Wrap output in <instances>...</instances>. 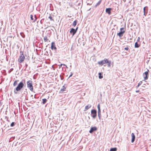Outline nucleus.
I'll use <instances>...</instances> for the list:
<instances>
[{"mask_svg":"<svg viewBox=\"0 0 151 151\" xmlns=\"http://www.w3.org/2000/svg\"><path fill=\"white\" fill-rule=\"evenodd\" d=\"M99 79H101L103 78V76H102V73H99Z\"/></svg>","mask_w":151,"mask_h":151,"instance_id":"obj_17","label":"nucleus"},{"mask_svg":"<svg viewBox=\"0 0 151 151\" xmlns=\"http://www.w3.org/2000/svg\"><path fill=\"white\" fill-rule=\"evenodd\" d=\"M97 130V128L95 127H91L89 132L90 133H92L93 132Z\"/></svg>","mask_w":151,"mask_h":151,"instance_id":"obj_10","label":"nucleus"},{"mask_svg":"<svg viewBox=\"0 0 151 151\" xmlns=\"http://www.w3.org/2000/svg\"><path fill=\"white\" fill-rule=\"evenodd\" d=\"M66 87H65L64 86H63L59 91V93H63L64 91H66Z\"/></svg>","mask_w":151,"mask_h":151,"instance_id":"obj_9","label":"nucleus"},{"mask_svg":"<svg viewBox=\"0 0 151 151\" xmlns=\"http://www.w3.org/2000/svg\"><path fill=\"white\" fill-rule=\"evenodd\" d=\"M142 83V81H140L139 82V83L138 84V85L137 86V87H138L140 85H141Z\"/></svg>","mask_w":151,"mask_h":151,"instance_id":"obj_26","label":"nucleus"},{"mask_svg":"<svg viewBox=\"0 0 151 151\" xmlns=\"http://www.w3.org/2000/svg\"><path fill=\"white\" fill-rule=\"evenodd\" d=\"M51 49L52 50H56L57 49L56 47H55V43L54 42H52L51 43Z\"/></svg>","mask_w":151,"mask_h":151,"instance_id":"obj_8","label":"nucleus"},{"mask_svg":"<svg viewBox=\"0 0 151 151\" xmlns=\"http://www.w3.org/2000/svg\"><path fill=\"white\" fill-rule=\"evenodd\" d=\"M108 63V66L109 67H110L111 66V61H109L108 60V63Z\"/></svg>","mask_w":151,"mask_h":151,"instance_id":"obj_25","label":"nucleus"},{"mask_svg":"<svg viewBox=\"0 0 151 151\" xmlns=\"http://www.w3.org/2000/svg\"><path fill=\"white\" fill-rule=\"evenodd\" d=\"M120 32L117 34V35L119 37H121L123 36V34L124 33L125 31V29L124 28H121L120 29Z\"/></svg>","mask_w":151,"mask_h":151,"instance_id":"obj_5","label":"nucleus"},{"mask_svg":"<svg viewBox=\"0 0 151 151\" xmlns=\"http://www.w3.org/2000/svg\"><path fill=\"white\" fill-rule=\"evenodd\" d=\"M44 40L45 41V42H46L48 40V39L47 38V37L46 36H45L44 38Z\"/></svg>","mask_w":151,"mask_h":151,"instance_id":"obj_22","label":"nucleus"},{"mask_svg":"<svg viewBox=\"0 0 151 151\" xmlns=\"http://www.w3.org/2000/svg\"><path fill=\"white\" fill-rule=\"evenodd\" d=\"M131 136L132 137V139L131 142L132 143L135 140V136L133 133H132L131 134Z\"/></svg>","mask_w":151,"mask_h":151,"instance_id":"obj_12","label":"nucleus"},{"mask_svg":"<svg viewBox=\"0 0 151 151\" xmlns=\"http://www.w3.org/2000/svg\"><path fill=\"white\" fill-rule=\"evenodd\" d=\"M65 65L64 64H61V65Z\"/></svg>","mask_w":151,"mask_h":151,"instance_id":"obj_36","label":"nucleus"},{"mask_svg":"<svg viewBox=\"0 0 151 151\" xmlns=\"http://www.w3.org/2000/svg\"><path fill=\"white\" fill-rule=\"evenodd\" d=\"M35 19L34 20V21H33L34 22H35L36 21V20L37 19L36 17H35Z\"/></svg>","mask_w":151,"mask_h":151,"instance_id":"obj_31","label":"nucleus"},{"mask_svg":"<svg viewBox=\"0 0 151 151\" xmlns=\"http://www.w3.org/2000/svg\"><path fill=\"white\" fill-rule=\"evenodd\" d=\"M70 32V33H72L73 36L74 34L76 33V30L74 28H72L71 29Z\"/></svg>","mask_w":151,"mask_h":151,"instance_id":"obj_11","label":"nucleus"},{"mask_svg":"<svg viewBox=\"0 0 151 151\" xmlns=\"http://www.w3.org/2000/svg\"><path fill=\"white\" fill-rule=\"evenodd\" d=\"M42 100L43 101L42 103L43 104H45L47 101V100L46 99H42Z\"/></svg>","mask_w":151,"mask_h":151,"instance_id":"obj_20","label":"nucleus"},{"mask_svg":"<svg viewBox=\"0 0 151 151\" xmlns=\"http://www.w3.org/2000/svg\"><path fill=\"white\" fill-rule=\"evenodd\" d=\"M107 63H108V59H106L99 61L98 62V63L101 65H102L105 64Z\"/></svg>","mask_w":151,"mask_h":151,"instance_id":"obj_4","label":"nucleus"},{"mask_svg":"<svg viewBox=\"0 0 151 151\" xmlns=\"http://www.w3.org/2000/svg\"><path fill=\"white\" fill-rule=\"evenodd\" d=\"M140 46V45L137 42H136L134 44V47L135 48H138Z\"/></svg>","mask_w":151,"mask_h":151,"instance_id":"obj_14","label":"nucleus"},{"mask_svg":"<svg viewBox=\"0 0 151 151\" xmlns=\"http://www.w3.org/2000/svg\"><path fill=\"white\" fill-rule=\"evenodd\" d=\"M49 18L51 20H53V19H52V17L51 16H49Z\"/></svg>","mask_w":151,"mask_h":151,"instance_id":"obj_29","label":"nucleus"},{"mask_svg":"<svg viewBox=\"0 0 151 151\" xmlns=\"http://www.w3.org/2000/svg\"><path fill=\"white\" fill-rule=\"evenodd\" d=\"M111 8H106V12L107 13L109 14H111Z\"/></svg>","mask_w":151,"mask_h":151,"instance_id":"obj_13","label":"nucleus"},{"mask_svg":"<svg viewBox=\"0 0 151 151\" xmlns=\"http://www.w3.org/2000/svg\"><path fill=\"white\" fill-rule=\"evenodd\" d=\"M72 75H73V73H71V74L70 75V76H69V78H70V77H71V76H72Z\"/></svg>","mask_w":151,"mask_h":151,"instance_id":"obj_32","label":"nucleus"},{"mask_svg":"<svg viewBox=\"0 0 151 151\" xmlns=\"http://www.w3.org/2000/svg\"><path fill=\"white\" fill-rule=\"evenodd\" d=\"M101 0H100L98 3H97V4H96V5L95 6L96 7L97 6H98L100 4V3H101Z\"/></svg>","mask_w":151,"mask_h":151,"instance_id":"obj_21","label":"nucleus"},{"mask_svg":"<svg viewBox=\"0 0 151 151\" xmlns=\"http://www.w3.org/2000/svg\"><path fill=\"white\" fill-rule=\"evenodd\" d=\"M91 105H88L86 106H85V110H84V111H85L88 109L89 108H90L91 107Z\"/></svg>","mask_w":151,"mask_h":151,"instance_id":"obj_15","label":"nucleus"},{"mask_svg":"<svg viewBox=\"0 0 151 151\" xmlns=\"http://www.w3.org/2000/svg\"><path fill=\"white\" fill-rule=\"evenodd\" d=\"M139 90H137V91H136V92L137 93L139 92Z\"/></svg>","mask_w":151,"mask_h":151,"instance_id":"obj_34","label":"nucleus"},{"mask_svg":"<svg viewBox=\"0 0 151 151\" xmlns=\"http://www.w3.org/2000/svg\"><path fill=\"white\" fill-rule=\"evenodd\" d=\"M77 21L75 20V21H74L73 24V26L74 27H75L76 25L77 24Z\"/></svg>","mask_w":151,"mask_h":151,"instance_id":"obj_19","label":"nucleus"},{"mask_svg":"<svg viewBox=\"0 0 151 151\" xmlns=\"http://www.w3.org/2000/svg\"><path fill=\"white\" fill-rule=\"evenodd\" d=\"M24 84L22 82H20L16 88V90L18 91L20 90L23 87Z\"/></svg>","mask_w":151,"mask_h":151,"instance_id":"obj_3","label":"nucleus"},{"mask_svg":"<svg viewBox=\"0 0 151 151\" xmlns=\"http://www.w3.org/2000/svg\"><path fill=\"white\" fill-rule=\"evenodd\" d=\"M20 54L18 59V61L20 63H22L25 59V57L24 55L23 52H20Z\"/></svg>","mask_w":151,"mask_h":151,"instance_id":"obj_1","label":"nucleus"},{"mask_svg":"<svg viewBox=\"0 0 151 151\" xmlns=\"http://www.w3.org/2000/svg\"><path fill=\"white\" fill-rule=\"evenodd\" d=\"M96 111L95 110H92L91 111V113L92 114V117L95 118L96 116Z\"/></svg>","mask_w":151,"mask_h":151,"instance_id":"obj_7","label":"nucleus"},{"mask_svg":"<svg viewBox=\"0 0 151 151\" xmlns=\"http://www.w3.org/2000/svg\"><path fill=\"white\" fill-rule=\"evenodd\" d=\"M78 29V27H77L75 29V30H76V32Z\"/></svg>","mask_w":151,"mask_h":151,"instance_id":"obj_33","label":"nucleus"},{"mask_svg":"<svg viewBox=\"0 0 151 151\" xmlns=\"http://www.w3.org/2000/svg\"><path fill=\"white\" fill-rule=\"evenodd\" d=\"M149 72V70H147V71L143 73V76L145 80H146L148 78V75Z\"/></svg>","mask_w":151,"mask_h":151,"instance_id":"obj_6","label":"nucleus"},{"mask_svg":"<svg viewBox=\"0 0 151 151\" xmlns=\"http://www.w3.org/2000/svg\"><path fill=\"white\" fill-rule=\"evenodd\" d=\"M15 81L14 83H13V85L14 86H16L17 84V81Z\"/></svg>","mask_w":151,"mask_h":151,"instance_id":"obj_23","label":"nucleus"},{"mask_svg":"<svg viewBox=\"0 0 151 151\" xmlns=\"http://www.w3.org/2000/svg\"><path fill=\"white\" fill-rule=\"evenodd\" d=\"M97 107H98V114H99L101 112V110H100V105L99 104L98 105Z\"/></svg>","mask_w":151,"mask_h":151,"instance_id":"obj_16","label":"nucleus"},{"mask_svg":"<svg viewBox=\"0 0 151 151\" xmlns=\"http://www.w3.org/2000/svg\"><path fill=\"white\" fill-rule=\"evenodd\" d=\"M124 49L126 50H129L128 47H126L124 48Z\"/></svg>","mask_w":151,"mask_h":151,"instance_id":"obj_30","label":"nucleus"},{"mask_svg":"<svg viewBox=\"0 0 151 151\" xmlns=\"http://www.w3.org/2000/svg\"><path fill=\"white\" fill-rule=\"evenodd\" d=\"M30 18L32 20H33L34 19L33 18V17L32 15H30Z\"/></svg>","mask_w":151,"mask_h":151,"instance_id":"obj_28","label":"nucleus"},{"mask_svg":"<svg viewBox=\"0 0 151 151\" xmlns=\"http://www.w3.org/2000/svg\"><path fill=\"white\" fill-rule=\"evenodd\" d=\"M117 150V149L115 147L114 148H111L110 150V151H116Z\"/></svg>","mask_w":151,"mask_h":151,"instance_id":"obj_18","label":"nucleus"},{"mask_svg":"<svg viewBox=\"0 0 151 151\" xmlns=\"http://www.w3.org/2000/svg\"><path fill=\"white\" fill-rule=\"evenodd\" d=\"M139 39H140V38H139V37H138V40H137V41H139Z\"/></svg>","mask_w":151,"mask_h":151,"instance_id":"obj_35","label":"nucleus"},{"mask_svg":"<svg viewBox=\"0 0 151 151\" xmlns=\"http://www.w3.org/2000/svg\"><path fill=\"white\" fill-rule=\"evenodd\" d=\"M32 83L31 81H29L27 82V87L31 91H33V89Z\"/></svg>","mask_w":151,"mask_h":151,"instance_id":"obj_2","label":"nucleus"},{"mask_svg":"<svg viewBox=\"0 0 151 151\" xmlns=\"http://www.w3.org/2000/svg\"><path fill=\"white\" fill-rule=\"evenodd\" d=\"M14 122H12V123L11 124V125H10V126L11 127H13L14 126Z\"/></svg>","mask_w":151,"mask_h":151,"instance_id":"obj_27","label":"nucleus"},{"mask_svg":"<svg viewBox=\"0 0 151 151\" xmlns=\"http://www.w3.org/2000/svg\"><path fill=\"white\" fill-rule=\"evenodd\" d=\"M145 7H144L143 8V12H144V15L145 16H146V14L145 13Z\"/></svg>","mask_w":151,"mask_h":151,"instance_id":"obj_24","label":"nucleus"}]
</instances>
